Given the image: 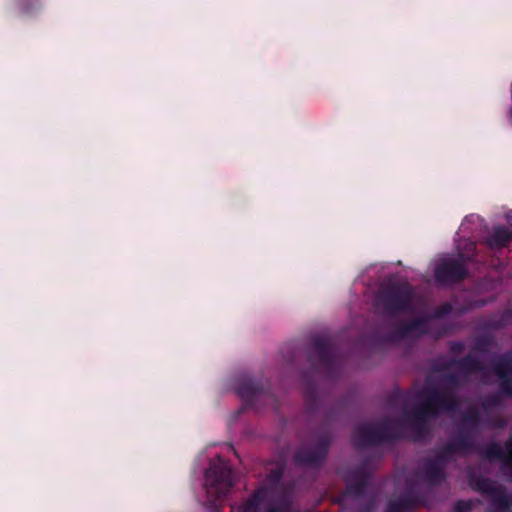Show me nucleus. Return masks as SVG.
<instances>
[{
	"label": "nucleus",
	"mask_w": 512,
	"mask_h": 512,
	"mask_svg": "<svg viewBox=\"0 0 512 512\" xmlns=\"http://www.w3.org/2000/svg\"><path fill=\"white\" fill-rule=\"evenodd\" d=\"M206 484L210 496L219 498L225 495L232 485L229 467L224 462L212 466L206 473Z\"/></svg>",
	"instance_id": "nucleus-1"
},
{
	"label": "nucleus",
	"mask_w": 512,
	"mask_h": 512,
	"mask_svg": "<svg viewBox=\"0 0 512 512\" xmlns=\"http://www.w3.org/2000/svg\"><path fill=\"white\" fill-rule=\"evenodd\" d=\"M464 275L462 267L453 261H448L440 264L436 268V276L440 281H448L454 279H461Z\"/></svg>",
	"instance_id": "nucleus-3"
},
{
	"label": "nucleus",
	"mask_w": 512,
	"mask_h": 512,
	"mask_svg": "<svg viewBox=\"0 0 512 512\" xmlns=\"http://www.w3.org/2000/svg\"><path fill=\"white\" fill-rule=\"evenodd\" d=\"M387 512H402L400 508H391Z\"/></svg>",
	"instance_id": "nucleus-10"
},
{
	"label": "nucleus",
	"mask_w": 512,
	"mask_h": 512,
	"mask_svg": "<svg viewBox=\"0 0 512 512\" xmlns=\"http://www.w3.org/2000/svg\"><path fill=\"white\" fill-rule=\"evenodd\" d=\"M379 437L375 434L371 427L365 426L360 428L355 435L357 445H365L377 441Z\"/></svg>",
	"instance_id": "nucleus-6"
},
{
	"label": "nucleus",
	"mask_w": 512,
	"mask_h": 512,
	"mask_svg": "<svg viewBox=\"0 0 512 512\" xmlns=\"http://www.w3.org/2000/svg\"><path fill=\"white\" fill-rule=\"evenodd\" d=\"M505 461L512 468V439L507 443L504 451Z\"/></svg>",
	"instance_id": "nucleus-8"
},
{
	"label": "nucleus",
	"mask_w": 512,
	"mask_h": 512,
	"mask_svg": "<svg viewBox=\"0 0 512 512\" xmlns=\"http://www.w3.org/2000/svg\"><path fill=\"white\" fill-rule=\"evenodd\" d=\"M16 7L22 15H32L38 12L42 3L40 0H16Z\"/></svg>",
	"instance_id": "nucleus-5"
},
{
	"label": "nucleus",
	"mask_w": 512,
	"mask_h": 512,
	"mask_svg": "<svg viewBox=\"0 0 512 512\" xmlns=\"http://www.w3.org/2000/svg\"><path fill=\"white\" fill-rule=\"evenodd\" d=\"M244 512H292V509L286 502H274L272 493L267 489H261L247 503Z\"/></svg>",
	"instance_id": "nucleus-2"
},
{
	"label": "nucleus",
	"mask_w": 512,
	"mask_h": 512,
	"mask_svg": "<svg viewBox=\"0 0 512 512\" xmlns=\"http://www.w3.org/2000/svg\"><path fill=\"white\" fill-rule=\"evenodd\" d=\"M496 374L500 380L503 391L507 394L511 393L509 381L512 378V366L509 362L503 361L496 368Z\"/></svg>",
	"instance_id": "nucleus-4"
},
{
	"label": "nucleus",
	"mask_w": 512,
	"mask_h": 512,
	"mask_svg": "<svg viewBox=\"0 0 512 512\" xmlns=\"http://www.w3.org/2000/svg\"><path fill=\"white\" fill-rule=\"evenodd\" d=\"M511 238H512V234L509 230H507L505 228H497L493 232L491 244L497 245V246H502V245L506 244Z\"/></svg>",
	"instance_id": "nucleus-7"
},
{
	"label": "nucleus",
	"mask_w": 512,
	"mask_h": 512,
	"mask_svg": "<svg viewBox=\"0 0 512 512\" xmlns=\"http://www.w3.org/2000/svg\"><path fill=\"white\" fill-rule=\"evenodd\" d=\"M440 402V398L438 396H435L430 400L429 406H431L433 410L441 409L442 404Z\"/></svg>",
	"instance_id": "nucleus-9"
}]
</instances>
